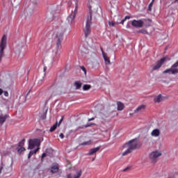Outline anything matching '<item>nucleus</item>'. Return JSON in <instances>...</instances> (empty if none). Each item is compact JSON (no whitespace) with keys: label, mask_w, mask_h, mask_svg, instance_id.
Returning <instances> with one entry per match:
<instances>
[{"label":"nucleus","mask_w":178,"mask_h":178,"mask_svg":"<svg viewBox=\"0 0 178 178\" xmlns=\"http://www.w3.org/2000/svg\"><path fill=\"white\" fill-rule=\"evenodd\" d=\"M40 144L41 140L40 139L34 138L29 140L28 149H34L35 147H37V148L34 151H31L29 152V154H28L29 159H30V158H31V156H33L34 154H37V152L38 151V149H40L39 147Z\"/></svg>","instance_id":"nucleus-1"},{"label":"nucleus","mask_w":178,"mask_h":178,"mask_svg":"<svg viewBox=\"0 0 178 178\" xmlns=\"http://www.w3.org/2000/svg\"><path fill=\"white\" fill-rule=\"evenodd\" d=\"M136 149L137 139H133L131 140H129L123 146V149H124V152H122V156H126V155H129V154H130L131 151H134V149Z\"/></svg>","instance_id":"nucleus-2"},{"label":"nucleus","mask_w":178,"mask_h":178,"mask_svg":"<svg viewBox=\"0 0 178 178\" xmlns=\"http://www.w3.org/2000/svg\"><path fill=\"white\" fill-rule=\"evenodd\" d=\"M64 34H65V31H58L56 34V38H55L56 48V54H59V52H60V50L62 49V42L63 41Z\"/></svg>","instance_id":"nucleus-3"},{"label":"nucleus","mask_w":178,"mask_h":178,"mask_svg":"<svg viewBox=\"0 0 178 178\" xmlns=\"http://www.w3.org/2000/svg\"><path fill=\"white\" fill-rule=\"evenodd\" d=\"M88 9H89V15L91 16V20H92V15L98 14V12L101 10V7L97 3H95L92 1H90L88 4Z\"/></svg>","instance_id":"nucleus-4"},{"label":"nucleus","mask_w":178,"mask_h":178,"mask_svg":"<svg viewBox=\"0 0 178 178\" xmlns=\"http://www.w3.org/2000/svg\"><path fill=\"white\" fill-rule=\"evenodd\" d=\"M75 8L74 10L72 11V13L67 17V22L68 24H72L73 22H74V19H76V15H77V9L79 8V1L77 0H74Z\"/></svg>","instance_id":"nucleus-5"},{"label":"nucleus","mask_w":178,"mask_h":178,"mask_svg":"<svg viewBox=\"0 0 178 178\" xmlns=\"http://www.w3.org/2000/svg\"><path fill=\"white\" fill-rule=\"evenodd\" d=\"M92 19H91V15L88 16L86 22V26L83 29V33L86 38L91 34V24H92Z\"/></svg>","instance_id":"nucleus-6"},{"label":"nucleus","mask_w":178,"mask_h":178,"mask_svg":"<svg viewBox=\"0 0 178 178\" xmlns=\"http://www.w3.org/2000/svg\"><path fill=\"white\" fill-rule=\"evenodd\" d=\"M7 40L8 38L6 35H3L0 42V63L2 62V58H3V51H5V48H6Z\"/></svg>","instance_id":"nucleus-7"},{"label":"nucleus","mask_w":178,"mask_h":178,"mask_svg":"<svg viewBox=\"0 0 178 178\" xmlns=\"http://www.w3.org/2000/svg\"><path fill=\"white\" fill-rule=\"evenodd\" d=\"M178 60L174 63L170 69H167L163 71V73L166 74L169 73V74H176V73H178Z\"/></svg>","instance_id":"nucleus-8"},{"label":"nucleus","mask_w":178,"mask_h":178,"mask_svg":"<svg viewBox=\"0 0 178 178\" xmlns=\"http://www.w3.org/2000/svg\"><path fill=\"white\" fill-rule=\"evenodd\" d=\"M167 60H170V58L168 59V58L166 57L162 58L161 60H159L152 65V70H158V69H160L162 65H163V63H165V62H166Z\"/></svg>","instance_id":"nucleus-9"},{"label":"nucleus","mask_w":178,"mask_h":178,"mask_svg":"<svg viewBox=\"0 0 178 178\" xmlns=\"http://www.w3.org/2000/svg\"><path fill=\"white\" fill-rule=\"evenodd\" d=\"M162 156V153L158 150L152 152V153L149 154V159L151 161H156L157 158H159V156Z\"/></svg>","instance_id":"nucleus-10"},{"label":"nucleus","mask_w":178,"mask_h":178,"mask_svg":"<svg viewBox=\"0 0 178 178\" xmlns=\"http://www.w3.org/2000/svg\"><path fill=\"white\" fill-rule=\"evenodd\" d=\"M131 25L134 27H137V28L140 29V28L143 27V26H144V22L141 19H139V20L134 19L131 22Z\"/></svg>","instance_id":"nucleus-11"},{"label":"nucleus","mask_w":178,"mask_h":178,"mask_svg":"<svg viewBox=\"0 0 178 178\" xmlns=\"http://www.w3.org/2000/svg\"><path fill=\"white\" fill-rule=\"evenodd\" d=\"M24 141H26V140L22 139L18 143V147H17V152H18V154H22V152H24V151H26V148H24L23 147L24 145Z\"/></svg>","instance_id":"nucleus-12"},{"label":"nucleus","mask_w":178,"mask_h":178,"mask_svg":"<svg viewBox=\"0 0 178 178\" xmlns=\"http://www.w3.org/2000/svg\"><path fill=\"white\" fill-rule=\"evenodd\" d=\"M102 56L105 62V65H111V58L108 56L106 53L104 52V49H101Z\"/></svg>","instance_id":"nucleus-13"},{"label":"nucleus","mask_w":178,"mask_h":178,"mask_svg":"<svg viewBox=\"0 0 178 178\" xmlns=\"http://www.w3.org/2000/svg\"><path fill=\"white\" fill-rule=\"evenodd\" d=\"M152 137L158 138L161 136V129H154L150 133Z\"/></svg>","instance_id":"nucleus-14"},{"label":"nucleus","mask_w":178,"mask_h":178,"mask_svg":"<svg viewBox=\"0 0 178 178\" xmlns=\"http://www.w3.org/2000/svg\"><path fill=\"white\" fill-rule=\"evenodd\" d=\"M145 105L142 104L140 106H138L136 109L134 111L135 113H140L141 112H144L145 111Z\"/></svg>","instance_id":"nucleus-15"},{"label":"nucleus","mask_w":178,"mask_h":178,"mask_svg":"<svg viewBox=\"0 0 178 178\" xmlns=\"http://www.w3.org/2000/svg\"><path fill=\"white\" fill-rule=\"evenodd\" d=\"M165 99V97H162V95H159L158 96L154 97V101L156 103L162 102Z\"/></svg>","instance_id":"nucleus-16"},{"label":"nucleus","mask_w":178,"mask_h":178,"mask_svg":"<svg viewBox=\"0 0 178 178\" xmlns=\"http://www.w3.org/2000/svg\"><path fill=\"white\" fill-rule=\"evenodd\" d=\"M124 109V104L122 102H117V111H123Z\"/></svg>","instance_id":"nucleus-17"},{"label":"nucleus","mask_w":178,"mask_h":178,"mask_svg":"<svg viewBox=\"0 0 178 178\" xmlns=\"http://www.w3.org/2000/svg\"><path fill=\"white\" fill-rule=\"evenodd\" d=\"M100 147H95L93 149H90L89 152H88V155H93V154H95V152H98V151H99Z\"/></svg>","instance_id":"nucleus-18"},{"label":"nucleus","mask_w":178,"mask_h":178,"mask_svg":"<svg viewBox=\"0 0 178 178\" xmlns=\"http://www.w3.org/2000/svg\"><path fill=\"white\" fill-rule=\"evenodd\" d=\"M7 118H8V115H0V124H3V123H5V122H6Z\"/></svg>","instance_id":"nucleus-19"},{"label":"nucleus","mask_w":178,"mask_h":178,"mask_svg":"<svg viewBox=\"0 0 178 178\" xmlns=\"http://www.w3.org/2000/svg\"><path fill=\"white\" fill-rule=\"evenodd\" d=\"M81 175H83V172L81 170H79L76 172L72 178H80Z\"/></svg>","instance_id":"nucleus-20"},{"label":"nucleus","mask_w":178,"mask_h":178,"mask_svg":"<svg viewBox=\"0 0 178 178\" xmlns=\"http://www.w3.org/2000/svg\"><path fill=\"white\" fill-rule=\"evenodd\" d=\"M59 168L58 167V165H55L54 166L51 168V173H57L58 172Z\"/></svg>","instance_id":"nucleus-21"},{"label":"nucleus","mask_w":178,"mask_h":178,"mask_svg":"<svg viewBox=\"0 0 178 178\" xmlns=\"http://www.w3.org/2000/svg\"><path fill=\"white\" fill-rule=\"evenodd\" d=\"M74 87L76 88V90H79V88H81V82L80 81H76L74 83Z\"/></svg>","instance_id":"nucleus-22"},{"label":"nucleus","mask_w":178,"mask_h":178,"mask_svg":"<svg viewBox=\"0 0 178 178\" xmlns=\"http://www.w3.org/2000/svg\"><path fill=\"white\" fill-rule=\"evenodd\" d=\"M56 127H58V122H56L52 127H51L49 131L52 133V131H55L56 130Z\"/></svg>","instance_id":"nucleus-23"},{"label":"nucleus","mask_w":178,"mask_h":178,"mask_svg":"<svg viewBox=\"0 0 178 178\" xmlns=\"http://www.w3.org/2000/svg\"><path fill=\"white\" fill-rule=\"evenodd\" d=\"M129 19H131V17L130 16H126L124 17V19H122V21L120 23H118V24H124V22H126V20H127Z\"/></svg>","instance_id":"nucleus-24"},{"label":"nucleus","mask_w":178,"mask_h":178,"mask_svg":"<svg viewBox=\"0 0 178 178\" xmlns=\"http://www.w3.org/2000/svg\"><path fill=\"white\" fill-rule=\"evenodd\" d=\"M90 88H91V86L90 85H84L83 86V91H88V90H90Z\"/></svg>","instance_id":"nucleus-25"},{"label":"nucleus","mask_w":178,"mask_h":178,"mask_svg":"<svg viewBox=\"0 0 178 178\" xmlns=\"http://www.w3.org/2000/svg\"><path fill=\"white\" fill-rule=\"evenodd\" d=\"M91 143H92V142L90 140L86 142H83V143H81L80 145H91Z\"/></svg>","instance_id":"nucleus-26"},{"label":"nucleus","mask_w":178,"mask_h":178,"mask_svg":"<svg viewBox=\"0 0 178 178\" xmlns=\"http://www.w3.org/2000/svg\"><path fill=\"white\" fill-rule=\"evenodd\" d=\"M118 23H120V22H108V25L110 27H115V24H119Z\"/></svg>","instance_id":"nucleus-27"},{"label":"nucleus","mask_w":178,"mask_h":178,"mask_svg":"<svg viewBox=\"0 0 178 178\" xmlns=\"http://www.w3.org/2000/svg\"><path fill=\"white\" fill-rule=\"evenodd\" d=\"M153 2L152 1L149 4V6H148V10L151 11L152 10V5H153Z\"/></svg>","instance_id":"nucleus-28"},{"label":"nucleus","mask_w":178,"mask_h":178,"mask_svg":"<svg viewBox=\"0 0 178 178\" xmlns=\"http://www.w3.org/2000/svg\"><path fill=\"white\" fill-rule=\"evenodd\" d=\"M139 33H141L142 34H148V32L144 29L139 31Z\"/></svg>","instance_id":"nucleus-29"},{"label":"nucleus","mask_w":178,"mask_h":178,"mask_svg":"<svg viewBox=\"0 0 178 178\" xmlns=\"http://www.w3.org/2000/svg\"><path fill=\"white\" fill-rule=\"evenodd\" d=\"M4 97H9V92L8 91L3 92Z\"/></svg>","instance_id":"nucleus-30"},{"label":"nucleus","mask_w":178,"mask_h":178,"mask_svg":"<svg viewBox=\"0 0 178 178\" xmlns=\"http://www.w3.org/2000/svg\"><path fill=\"white\" fill-rule=\"evenodd\" d=\"M81 70H83V72L85 73V74H87V71L86 70V67L82 66V67H81Z\"/></svg>","instance_id":"nucleus-31"},{"label":"nucleus","mask_w":178,"mask_h":178,"mask_svg":"<svg viewBox=\"0 0 178 178\" xmlns=\"http://www.w3.org/2000/svg\"><path fill=\"white\" fill-rule=\"evenodd\" d=\"M2 169H3V165H1L0 167V175H1V173H2Z\"/></svg>","instance_id":"nucleus-32"},{"label":"nucleus","mask_w":178,"mask_h":178,"mask_svg":"<svg viewBox=\"0 0 178 178\" xmlns=\"http://www.w3.org/2000/svg\"><path fill=\"white\" fill-rule=\"evenodd\" d=\"M61 122H63V117L60 118L58 124H60Z\"/></svg>","instance_id":"nucleus-33"},{"label":"nucleus","mask_w":178,"mask_h":178,"mask_svg":"<svg viewBox=\"0 0 178 178\" xmlns=\"http://www.w3.org/2000/svg\"><path fill=\"white\" fill-rule=\"evenodd\" d=\"M45 156H47V154L43 153V154H42V158H45Z\"/></svg>","instance_id":"nucleus-34"},{"label":"nucleus","mask_w":178,"mask_h":178,"mask_svg":"<svg viewBox=\"0 0 178 178\" xmlns=\"http://www.w3.org/2000/svg\"><path fill=\"white\" fill-rule=\"evenodd\" d=\"M95 119V118H89L88 122H91V120H94Z\"/></svg>","instance_id":"nucleus-35"},{"label":"nucleus","mask_w":178,"mask_h":178,"mask_svg":"<svg viewBox=\"0 0 178 178\" xmlns=\"http://www.w3.org/2000/svg\"><path fill=\"white\" fill-rule=\"evenodd\" d=\"M129 169H130V168L127 167L123 170V172H126V170H129Z\"/></svg>","instance_id":"nucleus-36"},{"label":"nucleus","mask_w":178,"mask_h":178,"mask_svg":"<svg viewBox=\"0 0 178 178\" xmlns=\"http://www.w3.org/2000/svg\"><path fill=\"white\" fill-rule=\"evenodd\" d=\"M1 94H3V90L0 88V95H1Z\"/></svg>","instance_id":"nucleus-37"},{"label":"nucleus","mask_w":178,"mask_h":178,"mask_svg":"<svg viewBox=\"0 0 178 178\" xmlns=\"http://www.w3.org/2000/svg\"><path fill=\"white\" fill-rule=\"evenodd\" d=\"M59 137H60L61 138H63V134H60V135H59Z\"/></svg>","instance_id":"nucleus-38"},{"label":"nucleus","mask_w":178,"mask_h":178,"mask_svg":"<svg viewBox=\"0 0 178 178\" xmlns=\"http://www.w3.org/2000/svg\"><path fill=\"white\" fill-rule=\"evenodd\" d=\"M67 178H72V175H71L70 174H68V175H67Z\"/></svg>","instance_id":"nucleus-39"},{"label":"nucleus","mask_w":178,"mask_h":178,"mask_svg":"<svg viewBox=\"0 0 178 178\" xmlns=\"http://www.w3.org/2000/svg\"><path fill=\"white\" fill-rule=\"evenodd\" d=\"M45 118H47V114H45L43 117H42V119H45Z\"/></svg>","instance_id":"nucleus-40"},{"label":"nucleus","mask_w":178,"mask_h":178,"mask_svg":"<svg viewBox=\"0 0 178 178\" xmlns=\"http://www.w3.org/2000/svg\"><path fill=\"white\" fill-rule=\"evenodd\" d=\"M175 3H178V0L175 1Z\"/></svg>","instance_id":"nucleus-41"},{"label":"nucleus","mask_w":178,"mask_h":178,"mask_svg":"<svg viewBox=\"0 0 178 178\" xmlns=\"http://www.w3.org/2000/svg\"><path fill=\"white\" fill-rule=\"evenodd\" d=\"M6 173H9V172H6Z\"/></svg>","instance_id":"nucleus-42"}]
</instances>
